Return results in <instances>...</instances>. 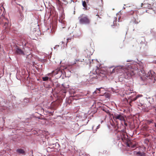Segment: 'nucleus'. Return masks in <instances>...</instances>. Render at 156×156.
I'll list each match as a JSON object with an SVG mask.
<instances>
[{"mask_svg": "<svg viewBox=\"0 0 156 156\" xmlns=\"http://www.w3.org/2000/svg\"><path fill=\"white\" fill-rule=\"evenodd\" d=\"M126 70L127 71V69H124V67L123 66H116L112 70V72L115 73V72H116L118 73H125L128 76V78L130 77L131 75L127 73Z\"/></svg>", "mask_w": 156, "mask_h": 156, "instance_id": "f257e3e1", "label": "nucleus"}, {"mask_svg": "<svg viewBox=\"0 0 156 156\" xmlns=\"http://www.w3.org/2000/svg\"><path fill=\"white\" fill-rule=\"evenodd\" d=\"M83 14L78 17L80 23L81 24H87L89 23V20L86 16L82 17Z\"/></svg>", "mask_w": 156, "mask_h": 156, "instance_id": "f03ea898", "label": "nucleus"}, {"mask_svg": "<svg viewBox=\"0 0 156 156\" xmlns=\"http://www.w3.org/2000/svg\"><path fill=\"white\" fill-rule=\"evenodd\" d=\"M114 118L116 119H119L121 121H124V118L123 116L120 114L117 115L114 117Z\"/></svg>", "mask_w": 156, "mask_h": 156, "instance_id": "7ed1b4c3", "label": "nucleus"}, {"mask_svg": "<svg viewBox=\"0 0 156 156\" xmlns=\"http://www.w3.org/2000/svg\"><path fill=\"white\" fill-rule=\"evenodd\" d=\"M16 51L17 53H18V54H23V55L24 54V53H23V51L21 50L20 49L18 48H16Z\"/></svg>", "mask_w": 156, "mask_h": 156, "instance_id": "20e7f679", "label": "nucleus"}, {"mask_svg": "<svg viewBox=\"0 0 156 156\" xmlns=\"http://www.w3.org/2000/svg\"><path fill=\"white\" fill-rule=\"evenodd\" d=\"M17 152L19 154H23L24 151L22 149H18L16 150Z\"/></svg>", "mask_w": 156, "mask_h": 156, "instance_id": "39448f33", "label": "nucleus"}, {"mask_svg": "<svg viewBox=\"0 0 156 156\" xmlns=\"http://www.w3.org/2000/svg\"><path fill=\"white\" fill-rule=\"evenodd\" d=\"M82 5L83 7H84L83 9L85 8L86 9V7L87 5L86 2L85 1H82Z\"/></svg>", "mask_w": 156, "mask_h": 156, "instance_id": "423d86ee", "label": "nucleus"}, {"mask_svg": "<svg viewBox=\"0 0 156 156\" xmlns=\"http://www.w3.org/2000/svg\"><path fill=\"white\" fill-rule=\"evenodd\" d=\"M142 95H137L136 97L135 98L133 99L132 101H135L136 100L137 98H138L140 97H142Z\"/></svg>", "mask_w": 156, "mask_h": 156, "instance_id": "0eeeda50", "label": "nucleus"}, {"mask_svg": "<svg viewBox=\"0 0 156 156\" xmlns=\"http://www.w3.org/2000/svg\"><path fill=\"white\" fill-rule=\"evenodd\" d=\"M137 153L138 154V156H145L144 153H141L140 152H138Z\"/></svg>", "mask_w": 156, "mask_h": 156, "instance_id": "6e6552de", "label": "nucleus"}, {"mask_svg": "<svg viewBox=\"0 0 156 156\" xmlns=\"http://www.w3.org/2000/svg\"><path fill=\"white\" fill-rule=\"evenodd\" d=\"M42 79L43 81H47L48 80L49 78L48 76H45L44 77H43Z\"/></svg>", "mask_w": 156, "mask_h": 156, "instance_id": "1a4fd4ad", "label": "nucleus"}, {"mask_svg": "<svg viewBox=\"0 0 156 156\" xmlns=\"http://www.w3.org/2000/svg\"><path fill=\"white\" fill-rule=\"evenodd\" d=\"M101 88H102V87H100V88H99L98 89V88H97V90H98L99 91V92H98V93H100V90Z\"/></svg>", "mask_w": 156, "mask_h": 156, "instance_id": "9d476101", "label": "nucleus"}, {"mask_svg": "<svg viewBox=\"0 0 156 156\" xmlns=\"http://www.w3.org/2000/svg\"><path fill=\"white\" fill-rule=\"evenodd\" d=\"M105 111V112H106V113H108V112H108V110Z\"/></svg>", "mask_w": 156, "mask_h": 156, "instance_id": "9b49d317", "label": "nucleus"}, {"mask_svg": "<svg viewBox=\"0 0 156 156\" xmlns=\"http://www.w3.org/2000/svg\"><path fill=\"white\" fill-rule=\"evenodd\" d=\"M21 7H22V9L23 10V6H22Z\"/></svg>", "mask_w": 156, "mask_h": 156, "instance_id": "f8f14e48", "label": "nucleus"}, {"mask_svg": "<svg viewBox=\"0 0 156 156\" xmlns=\"http://www.w3.org/2000/svg\"><path fill=\"white\" fill-rule=\"evenodd\" d=\"M96 93V91H95L94 92V93Z\"/></svg>", "mask_w": 156, "mask_h": 156, "instance_id": "ddd939ff", "label": "nucleus"}, {"mask_svg": "<svg viewBox=\"0 0 156 156\" xmlns=\"http://www.w3.org/2000/svg\"><path fill=\"white\" fill-rule=\"evenodd\" d=\"M94 126H93L92 127V129H93L94 128Z\"/></svg>", "mask_w": 156, "mask_h": 156, "instance_id": "4468645a", "label": "nucleus"}, {"mask_svg": "<svg viewBox=\"0 0 156 156\" xmlns=\"http://www.w3.org/2000/svg\"><path fill=\"white\" fill-rule=\"evenodd\" d=\"M98 126H97V127H98V128H99Z\"/></svg>", "mask_w": 156, "mask_h": 156, "instance_id": "2eb2a0df", "label": "nucleus"}]
</instances>
